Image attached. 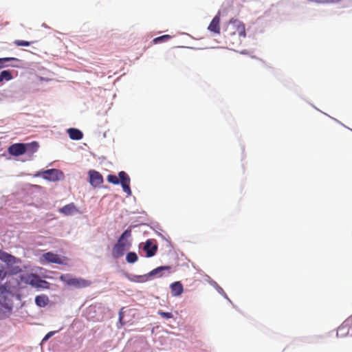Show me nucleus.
I'll list each match as a JSON object with an SVG mask.
<instances>
[{
	"label": "nucleus",
	"mask_w": 352,
	"mask_h": 352,
	"mask_svg": "<svg viewBox=\"0 0 352 352\" xmlns=\"http://www.w3.org/2000/svg\"><path fill=\"white\" fill-rule=\"evenodd\" d=\"M223 34L229 47L232 49L238 47L246 36L245 25L238 19H230L223 28Z\"/></svg>",
	"instance_id": "nucleus-1"
},
{
	"label": "nucleus",
	"mask_w": 352,
	"mask_h": 352,
	"mask_svg": "<svg viewBox=\"0 0 352 352\" xmlns=\"http://www.w3.org/2000/svg\"><path fill=\"white\" fill-rule=\"evenodd\" d=\"M131 230L126 229L118 238L111 250V255L113 258L118 259L124 256L125 252L131 247Z\"/></svg>",
	"instance_id": "nucleus-2"
},
{
	"label": "nucleus",
	"mask_w": 352,
	"mask_h": 352,
	"mask_svg": "<svg viewBox=\"0 0 352 352\" xmlns=\"http://www.w3.org/2000/svg\"><path fill=\"white\" fill-rule=\"evenodd\" d=\"M0 260L7 265V274L16 275L21 272V268L20 266L16 265L21 263L20 258H18L3 250H0Z\"/></svg>",
	"instance_id": "nucleus-3"
},
{
	"label": "nucleus",
	"mask_w": 352,
	"mask_h": 352,
	"mask_svg": "<svg viewBox=\"0 0 352 352\" xmlns=\"http://www.w3.org/2000/svg\"><path fill=\"white\" fill-rule=\"evenodd\" d=\"M38 148V144L32 142L30 144L16 143L10 146L8 148V153L13 156H19L26 152L34 153Z\"/></svg>",
	"instance_id": "nucleus-4"
},
{
	"label": "nucleus",
	"mask_w": 352,
	"mask_h": 352,
	"mask_svg": "<svg viewBox=\"0 0 352 352\" xmlns=\"http://www.w3.org/2000/svg\"><path fill=\"white\" fill-rule=\"evenodd\" d=\"M60 280L68 285L77 289L87 287L91 285V281L81 278H74L70 274H62Z\"/></svg>",
	"instance_id": "nucleus-5"
},
{
	"label": "nucleus",
	"mask_w": 352,
	"mask_h": 352,
	"mask_svg": "<svg viewBox=\"0 0 352 352\" xmlns=\"http://www.w3.org/2000/svg\"><path fill=\"white\" fill-rule=\"evenodd\" d=\"M69 259L65 256H60L51 252L43 254L40 258L41 264L56 263L60 265H67Z\"/></svg>",
	"instance_id": "nucleus-6"
},
{
	"label": "nucleus",
	"mask_w": 352,
	"mask_h": 352,
	"mask_svg": "<svg viewBox=\"0 0 352 352\" xmlns=\"http://www.w3.org/2000/svg\"><path fill=\"white\" fill-rule=\"evenodd\" d=\"M89 183L94 187L100 186L103 183V177L98 171L91 170L89 171Z\"/></svg>",
	"instance_id": "nucleus-7"
},
{
	"label": "nucleus",
	"mask_w": 352,
	"mask_h": 352,
	"mask_svg": "<svg viewBox=\"0 0 352 352\" xmlns=\"http://www.w3.org/2000/svg\"><path fill=\"white\" fill-rule=\"evenodd\" d=\"M170 269V266H160V267H158L153 270L148 274L140 276V278L142 279L141 280L142 282L147 281L148 280H151L155 276L161 277L162 276L161 272L162 271L169 270Z\"/></svg>",
	"instance_id": "nucleus-8"
},
{
	"label": "nucleus",
	"mask_w": 352,
	"mask_h": 352,
	"mask_svg": "<svg viewBox=\"0 0 352 352\" xmlns=\"http://www.w3.org/2000/svg\"><path fill=\"white\" fill-rule=\"evenodd\" d=\"M220 21L221 14L220 12H218L209 24L208 30L214 34H219L221 32Z\"/></svg>",
	"instance_id": "nucleus-9"
},
{
	"label": "nucleus",
	"mask_w": 352,
	"mask_h": 352,
	"mask_svg": "<svg viewBox=\"0 0 352 352\" xmlns=\"http://www.w3.org/2000/svg\"><path fill=\"white\" fill-rule=\"evenodd\" d=\"M157 245L154 240L148 239L143 247V250L146 252L147 257H152L155 255L157 251Z\"/></svg>",
	"instance_id": "nucleus-10"
},
{
	"label": "nucleus",
	"mask_w": 352,
	"mask_h": 352,
	"mask_svg": "<svg viewBox=\"0 0 352 352\" xmlns=\"http://www.w3.org/2000/svg\"><path fill=\"white\" fill-rule=\"evenodd\" d=\"M63 176V173L58 169H49L43 172V178L50 181L59 180Z\"/></svg>",
	"instance_id": "nucleus-11"
},
{
	"label": "nucleus",
	"mask_w": 352,
	"mask_h": 352,
	"mask_svg": "<svg viewBox=\"0 0 352 352\" xmlns=\"http://www.w3.org/2000/svg\"><path fill=\"white\" fill-rule=\"evenodd\" d=\"M58 211L59 212L65 216H69L78 212V210L77 209L74 203H70L59 208Z\"/></svg>",
	"instance_id": "nucleus-12"
},
{
	"label": "nucleus",
	"mask_w": 352,
	"mask_h": 352,
	"mask_svg": "<svg viewBox=\"0 0 352 352\" xmlns=\"http://www.w3.org/2000/svg\"><path fill=\"white\" fill-rule=\"evenodd\" d=\"M21 280L33 287H38L40 277L38 275L30 274L25 276H21Z\"/></svg>",
	"instance_id": "nucleus-13"
},
{
	"label": "nucleus",
	"mask_w": 352,
	"mask_h": 352,
	"mask_svg": "<svg viewBox=\"0 0 352 352\" xmlns=\"http://www.w3.org/2000/svg\"><path fill=\"white\" fill-rule=\"evenodd\" d=\"M170 288L173 296H179L184 291L183 285L179 281L173 283L170 285Z\"/></svg>",
	"instance_id": "nucleus-14"
},
{
	"label": "nucleus",
	"mask_w": 352,
	"mask_h": 352,
	"mask_svg": "<svg viewBox=\"0 0 352 352\" xmlns=\"http://www.w3.org/2000/svg\"><path fill=\"white\" fill-rule=\"evenodd\" d=\"M67 133L69 138L74 140H81L83 137V133L78 129L70 128L67 129Z\"/></svg>",
	"instance_id": "nucleus-15"
},
{
	"label": "nucleus",
	"mask_w": 352,
	"mask_h": 352,
	"mask_svg": "<svg viewBox=\"0 0 352 352\" xmlns=\"http://www.w3.org/2000/svg\"><path fill=\"white\" fill-rule=\"evenodd\" d=\"M49 302V298L46 295H38L35 298V303L40 307H45Z\"/></svg>",
	"instance_id": "nucleus-16"
},
{
	"label": "nucleus",
	"mask_w": 352,
	"mask_h": 352,
	"mask_svg": "<svg viewBox=\"0 0 352 352\" xmlns=\"http://www.w3.org/2000/svg\"><path fill=\"white\" fill-rule=\"evenodd\" d=\"M12 79V75L8 70H3L0 73V82L3 80H10Z\"/></svg>",
	"instance_id": "nucleus-17"
},
{
	"label": "nucleus",
	"mask_w": 352,
	"mask_h": 352,
	"mask_svg": "<svg viewBox=\"0 0 352 352\" xmlns=\"http://www.w3.org/2000/svg\"><path fill=\"white\" fill-rule=\"evenodd\" d=\"M138 260V255L134 252H130L127 253L126 256V261L129 263H134Z\"/></svg>",
	"instance_id": "nucleus-18"
},
{
	"label": "nucleus",
	"mask_w": 352,
	"mask_h": 352,
	"mask_svg": "<svg viewBox=\"0 0 352 352\" xmlns=\"http://www.w3.org/2000/svg\"><path fill=\"white\" fill-rule=\"evenodd\" d=\"M121 185L122 184H130V178L124 171H120L118 174Z\"/></svg>",
	"instance_id": "nucleus-19"
},
{
	"label": "nucleus",
	"mask_w": 352,
	"mask_h": 352,
	"mask_svg": "<svg viewBox=\"0 0 352 352\" xmlns=\"http://www.w3.org/2000/svg\"><path fill=\"white\" fill-rule=\"evenodd\" d=\"M170 38H171V36L170 35L165 34V35L155 38L153 40V43L154 44H157V43H162V42H167Z\"/></svg>",
	"instance_id": "nucleus-20"
},
{
	"label": "nucleus",
	"mask_w": 352,
	"mask_h": 352,
	"mask_svg": "<svg viewBox=\"0 0 352 352\" xmlns=\"http://www.w3.org/2000/svg\"><path fill=\"white\" fill-rule=\"evenodd\" d=\"M107 181L109 183L113 184H118L120 183V180L118 178V177L115 175H109L107 176Z\"/></svg>",
	"instance_id": "nucleus-21"
},
{
	"label": "nucleus",
	"mask_w": 352,
	"mask_h": 352,
	"mask_svg": "<svg viewBox=\"0 0 352 352\" xmlns=\"http://www.w3.org/2000/svg\"><path fill=\"white\" fill-rule=\"evenodd\" d=\"M15 58H0V69L6 66V63L10 60H16Z\"/></svg>",
	"instance_id": "nucleus-22"
},
{
	"label": "nucleus",
	"mask_w": 352,
	"mask_h": 352,
	"mask_svg": "<svg viewBox=\"0 0 352 352\" xmlns=\"http://www.w3.org/2000/svg\"><path fill=\"white\" fill-rule=\"evenodd\" d=\"M15 58H0V69L6 66V63L10 60H16Z\"/></svg>",
	"instance_id": "nucleus-23"
},
{
	"label": "nucleus",
	"mask_w": 352,
	"mask_h": 352,
	"mask_svg": "<svg viewBox=\"0 0 352 352\" xmlns=\"http://www.w3.org/2000/svg\"><path fill=\"white\" fill-rule=\"evenodd\" d=\"M157 314L160 315V316H162V318H166V319L172 318L173 317V315L172 314V313H170V312H164V311H161V310L157 311Z\"/></svg>",
	"instance_id": "nucleus-24"
},
{
	"label": "nucleus",
	"mask_w": 352,
	"mask_h": 352,
	"mask_svg": "<svg viewBox=\"0 0 352 352\" xmlns=\"http://www.w3.org/2000/svg\"><path fill=\"white\" fill-rule=\"evenodd\" d=\"M14 43L16 46H25V47L30 46L31 44V43L29 41H22V40H15L14 41Z\"/></svg>",
	"instance_id": "nucleus-25"
},
{
	"label": "nucleus",
	"mask_w": 352,
	"mask_h": 352,
	"mask_svg": "<svg viewBox=\"0 0 352 352\" xmlns=\"http://www.w3.org/2000/svg\"><path fill=\"white\" fill-rule=\"evenodd\" d=\"M49 285H50V283L48 282H47L46 280H41L40 278L39 283H38V287H41V288H44V289H48L49 288Z\"/></svg>",
	"instance_id": "nucleus-26"
},
{
	"label": "nucleus",
	"mask_w": 352,
	"mask_h": 352,
	"mask_svg": "<svg viewBox=\"0 0 352 352\" xmlns=\"http://www.w3.org/2000/svg\"><path fill=\"white\" fill-rule=\"evenodd\" d=\"M130 184H122V187L123 188V190L127 193V195H131V190L129 186Z\"/></svg>",
	"instance_id": "nucleus-27"
},
{
	"label": "nucleus",
	"mask_w": 352,
	"mask_h": 352,
	"mask_svg": "<svg viewBox=\"0 0 352 352\" xmlns=\"http://www.w3.org/2000/svg\"><path fill=\"white\" fill-rule=\"evenodd\" d=\"M124 318V307L121 308V309L119 311V322L121 323L122 325H124V322H122V320Z\"/></svg>",
	"instance_id": "nucleus-28"
},
{
	"label": "nucleus",
	"mask_w": 352,
	"mask_h": 352,
	"mask_svg": "<svg viewBox=\"0 0 352 352\" xmlns=\"http://www.w3.org/2000/svg\"><path fill=\"white\" fill-rule=\"evenodd\" d=\"M55 333V331H50L47 333V335L43 338V341L48 340L51 336H52Z\"/></svg>",
	"instance_id": "nucleus-29"
},
{
	"label": "nucleus",
	"mask_w": 352,
	"mask_h": 352,
	"mask_svg": "<svg viewBox=\"0 0 352 352\" xmlns=\"http://www.w3.org/2000/svg\"><path fill=\"white\" fill-rule=\"evenodd\" d=\"M7 275V272H3V270H0V279L4 278Z\"/></svg>",
	"instance_id": "nucleus-30"
},
{
	"label": "nucleus",
	"mask_w": 352,
	"mask_h": 352,
	"mask_svg": "<svg viewBox=\"0 0 352 352\" xmlns=\"http://www.w3.org/2000/svg\"><path fill=\"white\" fill-rule=\"evenodd\" d=\"M2 307H5L8 311H10L11 310V307H10L4 306V305L3 303L0 302V309H1Z\"/></svg>",
	"instance_id": "nucleus-31"
},
{
	"label": "nucleus",
	"mask_w": 352,
	"mask_h": 352,
	"mask_svg": "<svg viewBox=\"0 0 352 352\" xmlns=\"http://www.w3.org/2000/svg\"><path fill=\"white\" fill-rule=\"evenodd\" d=\"M345 329V326H343L342 327L339 328V331L344 330Z\"/></svg>",
	"instance_id": "nucleus-32"
}]
</instances>
